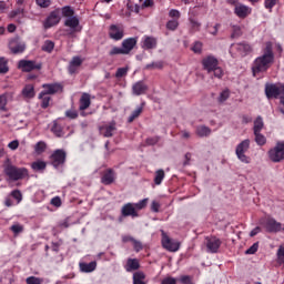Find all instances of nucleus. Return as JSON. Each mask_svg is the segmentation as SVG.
I'll list each match as a JSON object with an SVG mask.
<instances>
[{
  "instance_id": "obj_34",
  "label": "nucleus",
  "mask_w": 284,
  "mask_h": 284,
  "mask_svg": "<svg viewBox=\"0 0 284 284\" xmlns=\"http://www.w3.org/2000/svg\"><path fill=\"white\" fill-rule=\"evenodd\" d=\"M64 26L67 28H71V30H74L79 26V19L77 17L68 18L64 21Z\"/></svg>"
},
{
  "instance_id": "obj_59",
  "label": "nucleus",
  "mask_w": 284,
  "mask_h": 284,
  "mask_svg": "<svg viewBox=\"0 0 284 284\" xmlns=\"http://www.w3.org/2000/svg\"><path fill=\"white\" fill-rule=\"evenodd\" d=\"M203 50V43L201 42H195L192 47V51L195 53V54H201Z\"/></svg>"
},
{
  "instance_id": "obj_29",
  "label": "nucleus",
  "mask_w": 284,
  "mask_h": 284,
  "mask_svg": "<svg viewBox=\"0 0 284 284\" xmlns=\"http://www.w3.org/2000/svg\"><path fill=\"white\" fill-rule=\"evenodd\" d=\"M45 168H48V164L45 163V161H42V160H37L31 164V169L33 172H43Z\"/></svg>"
},
{
  "instance_id": "obj_53",
  "label": "nucleus",
  "mask_w": 284,
  "mask_h": 284,
  "mask_svg": "<svg viewBox=\"0 0 284 284\" xmlns=\"http://www.w3.org/2000/svg\"><path fill=\"white\" fill-rule=\"evenodd\" d=\"M8 70V61H6L3 58H0V74H6Z\"/></svg>"
},
{
  "instance_id": "obj_51",
  "label": "nucleus",
  "mask_w": 284,
  "mask_h": 284,
  "mask_svg": "<svg viewBox=\"0 0 284 284\" xmlns=\"http://www.w3.org/2000/svg\"><path fill=\"white\" fill-rule=\"evenodd\" d=\"M169 17L173 20H180L181 19V11L176 10V9H171L169 11Z\"/></svg>"
},
{
  "instance_id": "obj_42",
  "label": "nucleus",
  "mask_w": 284,
  "mask_h": 284,
  "mask_svg": "<svg viewBox=\"0 0 284 284\" xmlns=\"http://www.w3.org/2000/svg\"><path fill=\"white\" fill-rule=\"evenodd\" d=\"M179 28V20H169L166 22V30H171L172 32H174V30H176Z\"/></svg>"
},
{
  "instance_id": "obj_22",
  "label": "nucleus",
  "mask_w": 284,
  "mask_h": 284,
  "mask_svg": "<svg viewBox=\"0 0 284 284\" xmlns=\"http://www.w3.org/2000/svg\"><path fill=\"white\" fill-rule=\"evenodd\" d=\"M265 229L267 232H281L283 230V224L280 222L275 221L274 219L270 217L265 222Z\"/></svg>"
},
{
  "instance_id": "obj_31",
  "label": "nucleus",
  "mask_w": 284,
  "mask_h": 284,
  "mask_svg": "<svg viewBox=\"0 0 284 284\" xmlns=\"http://www.w3.org/2000/svg\"><path fill=\"white\" fill-rule=\"evenodd\" d=\"M133 284H148L145 281V273L142 271L133 273Z\"/></svg>"
},
{
  "instance_id": "obj_1",
  "label": "nucleus",
  "mask_w": 284,
  "mask_h": 284,
  "mask_svg": "<svg viewBox=\"0 0 284 284\" xmlns=\"http://www.w3.org/2000/svg\"><path fill=\"white\" fill-rule=\"evenodd\" d=\"M272 65H274V45L268 41L265 42V47L262 49V54L253 61V77L267 72Z\"/></svg>"
},
{
  "instance_id": "obj_27",
  "label": "nucleus",
  "mask_w": 284,
  "mask_h": 284,
  "mask_svg": "<svg viewBox=\"0 0 284 284\" xmlns=\"http://www.w3.org/2000/svg\"><path fill=\"white\" fill-rule=\"evenodd\" d=\"M79 265H80V271L84 272L87 274L90 273V272H94V270H97V262L95 261L90 262V263L82 262Z\"/></svg>"
},
{
  "instance_id": "obj_49",
  "label": "nucleus",
  "mask_w": 284,
  "mask_h": 284,
  "mask_svg": "<svg viewBox=\"0 0 284 284\" xmlns=\"http://www.w3.org/2000/svg\"><path fill=\"white\" fill-rule=\"evenodd\" d=\"M276 3H278V0H264V8L266 10H270V12H272V8H274Z\"/></svg>"
},
{
  "instance_id": "obj_64",
  "label": "nucleus",
  "mask_w": 284,
  "mask_h": 284,
  "mask_svg": "<svg viewBox=\"0 0 284 284\" xmlns=\"http://www.w3.org/2000/svg\"><path fill=\"white\" fill-rule=\"evenodd\" d=\"M180 283H182V284H193L192 278L189 275H182L180 277Z\"/></svg>"
},
{
  "instance_id": "obj_28",
  "label": "nucleus",
  "mask_w": 284,
  "mask_h": 284,
  "mask_svg": "<svg viewBox=\"0 0 284 284\" xmlns=\"http://www.w3.org/2000/svg\"><path fill=\"white\" fill-rule=\"evenodd\" d=\"M195 133L197 136L203 139V138L210 136V134H212V129H210L206 125H200V126H196Z\"/></svg>"
},
{
  "instance_id": "obj_58",
  "label": "nucleus",
  "mask_w": 284,
  "mask_h": 284,
  "mask_svg": "<svg viewBox=\"0 0 284 284\" xmlns=\"http://www.w3.org/2000/svg\"><path fill=\"white\" fill-rule=\"evenodd\" d=\"M135 211L136 210H143L148 205V199H143L138 203H133Z\"/></svg>"
},
{
  "instance_id": "obj_10",
  "label": "nucleus",
  "mask_w": 284,
  "mask_h": 284,
  "mask_svg": "<svg viewBox=\"0 0 284 284\" xmlns=\"http://www.w3.org/2000/svg\"><path fill=\"white\" fill-rule=\"evenodd\" d=\"M109 37L113 39V41H121L123 37H125V30L121 24H111L109 28Z\"/></svg>"
},
{
  "instance_id": "obj_35",
  "label": "nucleus",
  "mask_w": 284,
  "mask_h": 284,
  "mask_svg": "<svg viewBox=\"0 0 284 284\" xmlns=\"http://www.w3.org/2000/svg\"><path fill=\"white\" fill-rule=\"evenodd\" d=\"M163 179H165V171H163V169L155 171V176H154L155 185H161V183H163Z\"/></svg>"
},
{
  "instance_id": "obj_23",
  "label": "nucleus",
  "mask_w": 284,
  "mask_h": 284,
  "mask_svg": "<svg viewBox=\"0 0 284 284\" xmlns=\"http://www.w3.org/2000/svg\"><path fill=\"white\" fill-rule=\"evenodd\" d=\"M134 45H136V38H129L123 40L122 50H124V54H130V52L134 50Z\"/></svg>"
},
{
  "instance_id": "obj_32",
  "label": "nucleus",
  "mask_w": 284,
  "mask_h": 284,
  "mask_svg": "<svg viewBox=\"0 0 284 284\" xmlns=\"http://www.w3.org/2000/svg\"><path fill=\"white\" fill-rule=\"evenodd\" d=\"M164 65L163 61L151 62L144 67V70H163Z\"/></svg>"
},
{
  "instance_id": "obj_52",
  "label": "nucleus",
  "mask_w": 284,
  "mask_h": 284,
  "mask_svg": "<svg viewBox=\"0 0 284 284\" xmlns=\"http://www.w3.org/2000/svg\"><path fill=\"white\" fill-rule=\"evenodd\" d=\"M277 263L283 265L284 263V246H280L277 250Z\"/></svg>"
},
{
  "instance_id": "obj_7",
  "label": "nucleus",
  "mask_w": 284,
  "mask_h": 284,
  "mask_svg": "<svg viewBox=\"0 0 284 284\" xmlns=\"http://www.w3.org/2000/svg\"><path fill=\"white\" fill-rule=\"evenodd\" d=\"M205 245H206V252L209 254H216L219 253V250H221V245H223V242L221 239L211 235L205 237Z\"/></svg>"
},
{
  "instance_id": "obj_16",
  "label": "nucleus",
  "mask_w": 284,
  "mask_h": 284,
  "mask_svg": "<svg viewBox=\"0 0 284 284\" xmlns=\"http://www.w3.org/2000/svg\"><path fill=\"white\" fill-rule=\"evenodd\" d=\"M202 65L203 69L210 74V72H212L216 65H219V60L213 55H209L202 60Z\"/></svg>"
},
{
  "instance_id": "obj_38",
  "label": "nucleus",
  "mask_w": 284,
  "mask_h": 284,
  "mask_svg": "<svg viewBox=\"0 0 284 284\" xmlns=\"http://www.w3.org/2000/svg\"><path fill=\"white\" fill-rule=\"evenodd\" d=\"M8 94L0 95V112H8Z\"/></svg>"
},
{
  "instance_id": "obj_20",
  "label": "nucleus",
  "mask_w": 284,
  "mask_h": 284,
  "mask_svg": "<svg viewBox=\"0 0 284 284\" xmlns=\"http://www.w3.org/2000/svg\"><path fill=\"white\" fill-rule=\"evenodd\" d=\"M9 48L13 54H21L26 51V43L19 41V39H13L9 42Z\"/></svg>"
},
{
  "instance_id": "obj_62",
  "label": "nucleus",
  "mask_w": 284,
  "mask_h": 284,
  "mask_svg": "<svg viewBox=\"0 0 284 284\" xmlns=\"http://www.w3.org/2000/svg\"><path fill=\"white\" fill-rule=\"evenodd\" d=\"M176 278L172 276H166L161 281V284H176Z\"/></svg>"
},
{
  "instance_id": "obj_9",
  "label": "nucleus",
  "mask_w": 284,
  "mask_h": 284,
  "mask_svg": "<svg viewBox=\"0 0 284 284\" xmlns=\"http://www.w3.org/2000/svg\"><path fill=\"white\" fill-rule=\"evenodd\" d=\"M231 52H236L239 57H247V54H251L252 52V45L247 42H240L232 44Z\"/></svg>"
},
{
  "instance_id": "obj_13",
  "label": "nucleus",
  "mask_w": 284,
  "mask_h": 284,
  "mask_svg": "<svg viewBox=\"0 0 284 284\" xmlns=\"http://www.w3.org/2000/svg\"><path fill=\"white\" fill-rule=\"evenodd\" d=\"M234 14H236V17H239V19H247V17H250V14H252V8H250L243 3H235Z\"/></svg>"
},
{
  "instance_id": "obj_43",
  "label": "nucleus",
  "mask_w": 284,
  "mask_h": 284,
  "mask_svg": "<svg viewBox=\"0 0 284 284\" xmlns=\"http://www.w3.org/2000/svg\"><path fill=\"white\" fill-rule=\"evenodd\" d=\"M43 52H52L54 50V42L47 40L42 45Z\"/></svg>"
},
{
  "instance_id": "obj_45",
  "label": "nucleus",
  "mask_w": 284,
  "mask_h": 284,
  "mask_svg": "<svg viewBox=\"0 0 284 284\" xmlns=\"http://www.w3.org/2000/svg\"><path fill=\"white\" fill-rule=\"evenodd\" d=\"M27 284H43V278L37 276H29L26 280Z\"/></svg>"
},
{
  "instance_id": "obj_48",
  "label": "nucleus",
  "mask_w": 284,
  "mask_h": 284,
  "mask_svg": "<svg viewBox=\"0 0 284 284\" xmlns=\"http://www.w3.org/2000/svg\"><path fill=\"white\" fill-rule=\"evenodd\" d=\"M11 196L12 199H16L17 203H21V201H23V194H21V191L19 190H13L11 192Z\"/></svg>"
},
{
  "instance_id": "obj_39",
  "label": "nucleus",
  "mask_w": 284,
  "mask_h": 284,
  "mask_svg": "<svg viewBox=\"0 0 284 284\" xmlns=\"http://www.w3.org/2000/svg\"><path fill=\"white\" fill-rule=\"evenodd\" d=\"M243 34V30L241 29V26L233 24L232 26V39H239Z\"/></svg>"
},
{
  "instance_id": "obj_44",
  "label": "nucleus",
  "mask_w": 284,
  "mask_h": 284,
  "mask_svg": "<svg viewBox=\"0 0 284 284\" xmlns=\"http://www.w3.org/2000/svg\"><path fill=\"white\" fill-rule=\"evenodd\" d=\"M62 12V16L68 17L69 19L74 16V10H72L71 7H63L60 10V13Z\"/></svg>"
},
{
  "instance_id": "obj_25",
  "label": "nucleus",
  "mask_w": 284,
  "mask_h": 284,
  "mask_svg": "<svg viewBox=\"0 0 284 284\" xmlns=\"http://www.w3.org/2000/svg\"><path fill=\"white\" fill-rule=\"evenodd\" d=\"M142 48L145 50H154V48H156V38L145 36Z\"/></svg>"
},
{
  "instance_id": "obj_6",
  "label": "nucleus",
  "mask_w": 284,
  "mask_h": 284,
  "mask_svg": "<svg viewBox=\"0 0 284 284\" xmlns=\"http://www.w3.org/2000/svg\"><path fill=\"white\" fill-rule=\"evenodd\" d=\"M61 22V9H55L49 13L47 19L43 21L42 26L44 30H50V28H54V26H59Z\"/></svg>"
},
{
  "instance_id": "obj_55",
  "label": "nucleus",
  "mask_w": 284,
  "mask_h": 284,
  "mask_svg": "<svg viewBox=\"0 0 284 284\" xmlns=\"http://www.w3.org/2000/svg\"><path fill=\"white\" fill-rule=\"evenodd\" d=\"M23 3H26V0H18L17 1L18 9L14 11V14H23V12L26 10L23 8Z\"/></svg>"
},
{
  "instance_id": "obj_3",
  "label": "nucleus",
  "mask_w": 284,
  "mask_h": 284,
  "mask_svg": "<svg viewBox=\"0 0 284 284\" xmlns=\"http://www.w3.org/2000/svg\"><path fill=\"white\" fill-rule=\"evenodd\" d=\"M267 156L272 163L284 161V141H278L274 148L270 149Z\"/></svg>"
},
{
  "instance_id": "obj_41",
  "label": "nucleus",
  "mask_w": 284,
  "mask_h": 284,
  "mask_svg": "<svg viewBox=\"0 0 284 284\" xmlns=\"http://www.w3.org/2000/svg\"><path fill=\"white\" fill-rule=\"evenodd\" d=\"M227 99H230V90L225 89L220 93L217 101L219 103H225Z\"/></svg>"
},
{
  "instance_id": "obj_50",
  "label": "nucleus",
  "mask_w": 284,
  "mask_h": 284,
  "mask_svg": "<svg viewBox=\"0 0 284 284\" xmlns=\"http://www.w3.org/2000/svg\"><path fill=\"white\" fill-rule=\"evenodd\" d=\"M215 79H223V69L221 67H219V64L212 70Z\"/></svg>"
},
{
  "instance_id": "obj_2",
  "label": "nucleus",
  "mask_w": 284,
  "mask_h": 284,
  "mask_svg": "<svg viewBox=\"0 0 284 284\" xmlns=\"http://www.w3.org/2000/svg\"><path fill=\"white\" fill-rule=\"evenodd\" d=\"M4 174L9 178V181H22V179H28L30 173L26 168H17L12 164H7L4 166Z\"/></svg>"
},
{
  "instance_id": "obj_56",
  "label": "nucleus",
  "mask_w": 284,
  "mask_h": 284,
  "mask_svg": "<svg viewBox=\"0 0 284 284\" xmlns=\"http://www.w3.org/2000/svg\"><path fill=\"white\" fill-rule=\"evenodd\" d=\"M109 54L111 57H114V54H125V51L123 50V47L122 48H119V47H113L111 49V51L109 52Z\"/></svg>"
},
{
  "instance_id": "obj_60",
  "label": "nucleus",
  "mask_w": 284,
  "mask_h": 284,
  "mask_svg": "<svg viewBox=\"0 0 284 284\" xmlns=\"http://www.w3.org/2000/svg\"><path fill=\"white\" fill-rule=\"evenodd\" d=\"M128 70H129L128 68H119L115 73L116 79H121L125 77L128 74Z\"/></svg>"
},
{
  "instance_id": "obj_54",
  "label": "nucleus",
  "mask_w": 284,
  "mask_h": 284,
  "mask_svg": "<svg viewBox=\"0 0 284 284\" xmlns=\"http://www.w3.org/2000/svg\"><path fill=\"white\" fill-rule=\"evenodd\" d=\"M51 130H52L53 134H55V136H64L63 130L61 129V125L53 124Z\"/></svg>"
},
{
  "instance_id": "obj_18",
  "label": "nucleus",
  "mask_w": 284,
  "mask_h": 284,
  "mask_svg": "<svg viewBox=\"0 0 284 284\" xmlns=\"http://www.w3.org/2000/svg\"><path fill=\"white\" fill-rule=\"evenodd\" d=\"M148 90L149 87L143 81H138L132 85V94L134 97H141L142 94H145Z\"/></svg>"
},
{
  "instance_id": "obj_15",
  "label": "nucleus",
  "mask_w": 284,
  "mask_h": 284,
  "mask_svg": "<svg viewBox=\"0 0 284 284\" xmlns=\"http://www.w3.org/2000/svg\"><path fill=\"white\" fill-rule=\"evenodd\" d=\"M116 181V172L112 169H106L101 176V183L103 185H112Z\"/></svg>"
},
{
  "instance_id": "obj_46",
  "label": "nucleus",
  "mask_w": 284,
  "mask_h": 284,
  "mask_svg": "<svg viewBox=\"0 0 284 284\" xmlns=\"http://www.w3.org/2000/svg\"><path fill=\"white\" fill-rule=\"evenodd\" d=\"M45 148H48L47 144H45V142L40 141V142H38V143L36 144L34 151H36L38 154H43V151L45 150Z\"/></svg>"
},
{
  "instance_id": "obj_12",
  "label": "nucleus",
  "mask_w": 284,
  "mask_h": 284,
  "mask_svg": "<svg viewBox=\"0 0 284 284\" xmlns=\"http://www.w3.org/2000/svg\"><path fill=\"white\" fill-rule=\"evenodd\" d=\"M65 151L58 149L55 150L51 155V163L53 168H59L60 165H63L65 163Z\"/></svg>"
},
{
  "instance_id": "obj_8",
  "label": "nucleus",
  "mask_w": 284,
  "mask_h": 284,
  "mask_svg": "<svg viewBox=\"0 0 284 284\" xmlns=\"http://www.w3.org/2000/svg\"><path fill=\"white\" fill-rule=\"evenodd\" d=\"M162 246L164 250H168V252H179L181 243L176 240L170 239V236L162 231Z\"/></svg>"
},
{
  "instance_id": "obj_33",
  "label": "nucleus",
  "mask_w": 284,
  "mask_h": 284,
  "mask_svg": "<svg viewBox=\"0 0 284 284\" xmlns=\"http://www.w3.org/2000/svg\"><path fill=\"white\" fill-rule=\"evenodd\" d=\"M142 112H143V104L140 105V106H138V108L131 113V115H130L129 119H128V122H129V123L134 122L135 119H139V116H141Z\"/></svg>"
},
{
  "instance_id": "obj_11",
  "label": "nucleus",
  "mask_w": 284,
  "mask_h": 284,
  "mask_svg": "<svg viewBox=\"0 0 284 284\" xmlns=\"http://www.w3.org/2000/svg\"><path fill=\"white\" fill-rule=\"evenodd\" d=\"M18 68L22 70V72H32V70H41V63L33 60H20Z\"/></svg>"
},
{
  "instance_id": "obj_4",
  "label": "nucleus",
  "mask_w": 284,
  "mask_h": 284,
  "mask_svg": "<svg viewBox=\"0 0 284 284\" xmlns=\"http://www.w3.org/2000/svg\"><path fill=\"white\" fill-rule=\"evenodd\" d=\"M265 94L267 99H281L282 97H284V85L276 83H266Z\"/></svg>"
},
{
  "instance_id": "obj_47",
  "label": "nucleus",
  "mask_w": 284,
  "mask_h": 284,
  "mask_svg": "<svg viewBox=\"0 0 284 284\" xmlns=\"http://www.w3.org/2000/svg\"><path fill=\"white\" fill-rule=\"evenodd\" d=\"M11 232H13L14 236H17L18 234H21V232H23V225L17 223V224H13L11 227H10Z\"/></svg>"
},
{
  "instance_id": "obj_57",
  "label": "nucleus",
  "mask_w": 284,
  "mask_h": 284,
  "mask_svg": "<svg viewBox=\"0 0 284 284\" xmlns=\"http://www.w3.org/2000/svg\"><path fill=\"white\" fill-rule=\"evenodd\" d=\"M36 3L40 8H50V6H52V1L50 0H36Z\"/></svg>"
},
{
  "instance_id": "obj_24",
  "label": "nucleus",
  "mask_w": 284,
  "mask_h": 284,
  "mask_svg": "<svg viewBox=\"0 0 284 284\" xmlns=\"http://www.w3.org/2000/svg\"><path fill=\"white\" fill-rule=\"evenodd\" d=\"M141 267V264L138 258H128L124 270L126 272H136Z\"/></svg>"
},
{
  "instance_id": "obj_61",
  "label": "nucleus",
  "mask_w": 284,
  "mask_h": 284,
  "mask_svg": "<svg viewBox=\"0 0 284 284\" xmlns=\"http://www.w3.org/2000/svg\"><path fill=\"white\" fill-rule=\"evenodd\" d=\"M190 23H191L192 30H194V31L201 30V22H199L194 19H190Z\"/></svg>"
},
{
  "instance_id": "obj_26",
  "label": "nucleus",
  "mask_w": 284,
  "mask_h": 284,
  "mask_svg": "<svg viewBox=\"0 0 284 284\" xmlns=\"http://www.w3.org/2000/svg\"><path fill=\"white\" fill-rule=\"evenodd\" d=\"M91 101H90V94L84 93L82 94L81 99H80V105H79V110L81 112H83V110H88L91 105Z\"/></svg>"
},
{
  "instance_id": "obj_19",
  "label": "nucleus",
  "mask_w": 284,
  "mask_h": 284,
  "mask_svg": "<svg viewBox=\"0 0 284 284\" xmlns=\"http://www.w3.org/2000/svg\"><path fill=\"white\" fill-rule=\"evenodd\" d=\"M122 216H132V219H136L139 216V212L134 207V203H126L121 209Z\"/></svg>"
},
{
  "instance_id": "obj_21",
  "label": "nucleus",
  "mask_w": 284,
  "mask_h": 284,
  "mask_svg": "<svg viewBox=\"0 0 284 284\" xmlns=\"http://www.w3.org/2000/svg\"><path fill=\"white\" fill-rule=\"evenodd\" d=\"M43 91L42 94H57V92H61L63 87L59 83H49L42 85Z\"/></svg>"
},
{
  "instance_id": "obj_14",
  "label": "nucleus",
  "mask_w": 284,
  "mask_h": 284,
  "mask_svg": "<svg viewBox=\"0 0 284 284\" xmlns=\"http://www.w3.org/2000/svg\"><path fill=\"white\" fill-rule=\"evenodd\" d=\"M114 132H116V122L115 121H111V122L100 126V134L105 136V139H110L111 136H114Z\"/></svg>"
},
{
  "instance_id": "obj_5",
  "label": "nucleus",
  "mask_w": 284,
  "mask_h": 284,
  "mask_svg": "<svg viewBox=\"0 0 284 284\" xmlns=\"http://www.w3.org/2000/svg\"><path fill=\"white\" fill-rule=\"evenodd\" d=\"M247 150H250V139H246V140L242 141L240 144H237V146L235 149V154H236L239 161H241L242 163L250 164V163H252V159H250V156H247L245 154V152H247Z\"/></svg>"
},
{
  "instance_id": "obj_63",
  "label": "nucleus",
  "mask_w": 284,
  "mask_h": 284,
  "mask_svg": "<svg viewBox=\"0 0 284 284\" xmlns=\"http://www.w3.org/2000/svg\"><path fill=\"white\" fill-rule=\"evenodd\" d=\"M160 141L159 136L148 138L145 143L146 145H156Z\"/></svg>"
},
{
  "instance_id": "obj_36",
  "label": "nucleus",
  "mask_w": 284,
  "mask_h": 284,
  "mask_svg": "<svg viewBox=\"0 0 284 284\" xmlns=\"http://www.w3.org/2000/svg\"><path fill=\"white\" fill-rule=\"evenodd\" d=\"M264 123H263V118L262 116H257L254 121V134H258V132H261V130H263L264 128Z\"/></svg>"
},
{
  "instance_id": "obj_37",
  "label": "nucleus",
  "mask_w": 284,
  "mask_h": 284,
  "mask_svg": "<svg viewBox=\"0 0 284 284\" xmlns=\"http://www.w3.org/2000/svg\"><path fill=\"white\" fill-rule=\"evenodd\" d=\"M39 99H41V108H43V110L50 108L51 98L48 94H43V92H41L39 94Z\"/></svg>"
},
{
  "instance_id": "obj_17",
  "label": "nucleus",
  "mask_w": 284,
  "mask_h": 284,
  "mask_svg": "<svg viewBox=\"0 0 284 284\" xmlns=\"http://www.w3.org/2000/svg\"><path fill=\"white\" fill-rule=\"evenodd\" d=\"M83 65V59L79 55L73 57L69 63V74H77L79 72V68Z\"/></svg>"
},
{
  "instance_id": "obj_40",
  "label": "nucleus",
  "mask_w": 284,
  "mask_h": 284,
  "mask_svg": "<svg viewBox=\"0 0 284 284\" xmlns=\"http://www.w3.org/2000/svg\"><path fill=\"white\" fill-rule=\"evenodd\" d=\"M255 135V143H257L258 145H265V143H267V139L265 138V135L261 134V132L254 133Z\"/></svg>"
},
{
  "instance_id": "obj_30",
  "label": "nucleus",
  "mask_w": 284,
  "mask_h": 284,
  "mask_svg": "<svg viewBox=\"0 0 284 284\" xmlns=\"http://www.w3.org/2000/svg\"><path fill=\"white\" fill-rule=\"evenodd\" d=\"M22 97L24 99H34V87L32 84H27L22 89Z\"/></svg>"
}]
</instances>
